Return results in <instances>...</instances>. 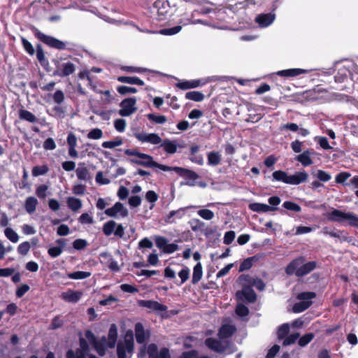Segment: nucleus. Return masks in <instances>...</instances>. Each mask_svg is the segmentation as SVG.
Here are the masks:
<instances>
[{"instance_id": "nucleus-1", "label": "nucleus", "mask_w": 358, "mask_h": 358, "mask_svg": "<svg viewBox=\"0 0 358 358\" xmlns=\"http://www.w3.org/2000/svg\"><path fill=\"white\" fill-rule=\"evenodd\" d=\"M236 332V327L234 324H224L218 329V339L210 337L205 341V345L211 351L217 354L231 355L237 350L235 344L227 338H231Z\"/></svg>"}, {"instance_id": "nucleus-2", "label": "nucleus", "mask_w": 358, "mask_h": 358, "mask_svg": "<svg viewBox=\"0 0 358 358\" xmlns=\"http://www.w3.org/2000/svg\"><path fill=\"white\" fill-rule=\"evenodd\" d=\"M85 336L96 353L103 357L106 353L107 348H115L117 339V328L115 324H110L107 337L103 336L100 339H97L90 329L85 331Z\"/></svg>"}, {"instance_id": "nucleus-3", "label": "nucleus", "mask_w": 358, "mask_h": 358, "mask_svg": "<svg viewBox=\"0 0 358 358\" xmlns=\"http://www.w3.org/2000/svg\"><path fill=\"white\" fill-rule=\"evenodd\" d=\"M306 258L303 256H299L291 261L285 268V273L287 275L295 274L297 277H303L313 271L317 267V263L311 261L305 263Z\"/></svg>"}, {"instance_id": "nucleus-4", "label": "nucleus", "mask_w": 358, "mask_h": 358, "mask_svg": "<svg viewBox=\"0 0 358 358\" xmlns=\"http://www.w3.org/2000/svg\"><path fill=\"white\" fill-rule=\"evenodd\" d=\"M20 40L22 43V48L30 56H33L35 52L36 54V58L40 63V64L45 68L49 65V62L47 57H45V52L43 50V46L40 43H37L36 45V50L32 45V44L24 36H20Z\"/></svg>"}, {"instance_id": "nucleus-5", "label": "nucleus", "mask_w": 358, "mask_h": 358, "mask_svg": "<svg viewBox=\"0 0 358 358\" xmlns=\"http://www.w3.org/2000/svg\"><path fill=\"white\" fill-rule=\"evenodd\" d=\"M158 169L168 171L171 173L175 172L178 176L187 180V184L191 186L194 185L195 180L199 177L195 171L179 166L172 167L158 163Z\"/></svg>"}, {"instance_id": "nucleus-6", "label": "nucleus", "mask_w": 358, "mask_h": 358, "mask_svg": "<svg viewBox=\"0 0 358 358\" xmlns=\"http://www.w3.org/2000/svg\"><path fill=\"white\" fill-rule=\"evenodd\" d=\"M134 350L133 332L128 331L124 336V341L117 343V358H131Z\"/></svg>"}, {"instance_id": "nucleus-7", "label": "nucleus", "mask_w": 358, "mask_h": 358, "mask_svg": "<svg viewBox=\"0 0 358 358\" xmlns=\"http://www.w3.org/2000/svg\"><path fill=\"white\" fill-rule=\"evenodd\" d=\"M31 31L34 36L38 40H39L46 45L49 46L50 48H55L59 50L66 49V43H64V41H60L53 36L45 34L35 27H33L31 28Z\"/></svg>"}, {"instance_id": "nucleus-8", "label": "nucleus", "mask_w": 358, "mask_h": 358, "mask_svg": "<svg viewBox=\"0 0 358 358\" xmlns=\"http://www.w3.org/2000/svg\"><path fill=\"white\" fill-rule=\"evenodd\" d=\"M88 340L83 337L79 338V348L75 351L72 349L67 350L66 358H98L93 354H90Z\"/></svg>"}, {"instance_id": "nucleus-9", "label": "nucleus", "mask_w": 358, "mask_h": 358, "mask_svg": "<svg viewBox=\"0 0 358 358\" xmlns=\"http://www.w3.org/2000/svg\"><path fill=\"white\" fill-rule=\"evenodd\" d=\"M316 297V293L314 292H303L298 294L296 298L301 301L294 304L292 310L294 313H299L307 310L312 304L311 299Z\"/></svg>"}, {"instance_id": "nucleus-10", "label": "nucleus", "mask_w": 358, "mask_h": 358, "mask_svg": "<svg viewBox=\"0 0 358 358\" xmlns=\"http://www.w3.org/2000/svg\"><path fill=\"white\" fill-rule=\"evenodd\" d=\"M136 99L135 97H129L123 99L120 106L121 109L119 110V114L122 117H128L137 110L136 107Z\"/></svg>"}, {"instance_id": "nucleus-11", "label": "nucleus", "mask_w": 358, "mask_h": 358, "mask_svg": "<svg viewBox=\"0 0 358 358\" xmlns=\"http://www.w3.org/2000/svg\"><path fill=\"white\" fill-rule=\"evenodd\" d=\"M76 71V66L71 62H64L56 65V69L53 73L54 76L59 77H67Z\"/></svg>"}, {"instance_id": "nucleus-12", "label": "nucleus", "mask_w": 358, "mask_h": 358, "mask_svg": "<svg viewBox=\"0 0 358 358\" xmlns=\"http://www.w3.org/2000/svg\"><path fill=\"white\" fill-rule=\"evenodd\" d=\"M238 299L245 301L248 303H255L257 301V294L254 289L251 287H243L241 290H238L236 293Z\"/></svg>"}, {"instance_id": "nucleus-13", "label": "nucleus", "mask_w": 358, "mask_h": 358, "mask_svg": "<svg viewBox=\"0 0 358 358\" xmlns=\"http://www.w3.org/2000/svg\"><path fill=\"white\" fill-rule=\"evenodd\" d=\"M207 83L206 80L203 79H195V80H179L178 83L175 84V87L182 90H187L189 89H194L200 86L204 85Z\"/></svg>"}, {"instance_id": "nucleus-14", "label": "nucleus", "mask_w": 358, "mask_h": 358, "mask_svg": "<svg viewBox=\"0 0 358 358\" xmlns=\"http://www.w3.org/2000/svg\"><path fill=\"white\" fill-rule=\"evenodd\" d=\"M118 213L122 217H125L128 215L127 209L125 208L120 202H116L113 207L107 208L105 210V214L112 217H117Z\"/></svg>"}, {"instance_id": "nucleus-15", "label": "nucleus", "mask_w": 358, "mask_h": 358, "mask_svg": "<svg viewBox=\"0 0 358 358\" xmlns=\"http://www.w3.org/2000/svg\"><path fill=\"white\" fill-rule=\"evenodd\" d=\"M275 18V15L273 13H262L256 16L255 22L258 24L260 27H267L273 22Z\"/></svg>"}, {"instance_id": "nucleus-16", "label": "nucleus", "mask_w": 358, "mask_h": 358, "mask_svg": "<svg viewBox=\"0 0 358 358\" xmlns=\"http://www.w3.org/2000/svg\"><path fill=\"white\" fill-rule=\"evenodd\" d=\"M158 248L166 254H171L178 250V245L176 243H169L165 238L158 236Z\"/></svg>"}, {"instance_id": "nucleus-17", "label": "nucleus", "mask_w": 358, "mask_h": 358, "mask_svg": "<svg viewBox=\"0 0 358 358\" xmlns=\"http://www.w3.org/2000/svg\"><path fill=\"white\" fill-rule=\"evenodd\" d=\"M135 336L136 342L139 344H143L149 338L150 333L145 331L142 323L137 322L135 324Z\"/></svg>"}, {"instance_id": "nucleus-18", "label": "nucleus", "mask_w": 358, "mask_h": 358, "mask_svg": "<svg viewBox=\"0 0 358 358\" xmlns=\"http://www.w3.org/2000/svg\"><path fill=\"white\" fill-rule=\"evenodd\" d=\"M83 293L81 291H75L73 289H68L66 292H62L61 298L67 302L77 303L82 297Z\"/></svg>"}, {"instance_id": "nucleus-19", "label": "nucleus", "mask_w": 358, "mask_h": 358, "mask_svg": "<svg viewBox=\"0 0 358 358\" xmlns=\"http://www.w3.org/2000/svg\"><path fill=\"white\" fill-rule=\"evenodd\" d=\"M147 354H148L149 358H157V344L149 345L148 349L145 345H143L138 353V358H145Z\"/></svg>"}, {"instance_id": "nucleus-20", "label": "nucleus", "mask_w": 358, "mask_h": 358, "mask_svg": "<svg viewBox=\"0 0 358 358\" xmlns=\"http://www.w3.org/2000/svg\"><path fill=\"white\" fill-rule=\"evenodd\" d=\"M161 143L159 147H162L163 150L168 154H174L177 151L178 145L176 141H170L169 139L162 140L158 136V143Z\"/></svg>"}, {"instance_id": "nucleus-21", "label": "nucleus", "mask_w": 358, "mask_h": 358, "mask_svg": "<svg viewBox=\"0 0 358 358\" xmlns=\"http://www.w3.org/2000/svg\"><path fill=\"white\" fill-rule=\"evenodd\" d=\"M348 214V212L345 213L338 209H334L332 211L327 214V218L329 221L331 222H341L346 220Z\"/></svg>"}, {"instance_id": "nucleus-22", "label": "nucleus", "mask_w": 358, "mask_h": 358, "mask_svg": "<svg viewBox=\"0 0 358 358\" xmlns=\"http://www.w3.org/2000/svg\"><path fill=\"white\" fill-rule=\"evenodd\" d=\"M189 207H184L180 208L176 210H171L169 213L165 217L164 221L166 223H173L175 222V219H181L184 217L185 210Z\"/></svg>"}, {"instance_id": "nucleus-23", "label": "nucleus", "mask_w": 358, "mask_h": 358, "mask_svg": "<svg viewBox=\"0 0 358 358\" xmlns=\"http://www.w3.org/2000/svg\"><path fill=\"white\" fill-rule=\"evenodd\" d=\"M310 71L307 69H289L285 70H281L276 73L278 76H282V77H287V78H292V77H296L301 74H304L308 73Z\"/></svg>"}, {"instance_id": "nucleus-24", "label": "nucleus", "mask_w": 358, "mask_h": 358, "mask_svg": "<svg viewBox=\"0 0 358 358\" xmlns=\"http://www.w3.org/2000/svg\"><path fill=\"white\" fill-rule=\"evenodd\" d=\"M308 178V174L305 171L296 172L294 174L289 176V185H298L306 182Z\"/></svg>"}, {"instance_id": "nucleus-25", "label": "nucleus", "mask_w": 358, "mask_h": 358, "mask_svg": "<svg viewBox=\"0 0 358 358\" xmlns=\"http://www.w3.org/2000/svg\"><path fill=\"white\" fill-rule=\"evenodd\" d=\"M250 210L257 213H266L268 211L277 210L279 208L278 207H271L270 206L261 203H252L248 206Z\"/></svg>"}, {"instance_id": "nucleus-26", "label": "nucleus", "mask_w": 358, "mask_h": 358, "mask_svg": "<svg viewBox=\"0 0 358 358\" xmlns=\"http://www.w3.org/2000/svg\"><path fill=\"white\" fill-rule=\"evenodd\" d=\"M180 310L177 309L168 310L167 306L158 303V315L162 319H169L179 313Z\"/></svg>"}, {"instance_id": "nucleus-27", "label": "nucleus", "mask_w": 358, "mask_h": 358, "mask_svg": "<svg viewBox=\"0 0 358 358\" xmlns=\"http://www.w3.org/2000/svg\"><path fill=\"white\" fill-rule=\"evenodd\" d=\"M132 164L143 166L145 167H157V162L152 159V157L146 155V157H139L138 159H130Z\"/></svg>"}, {"instance_id": "nucleus-28", "label": "nucleus", "mask_w": 358, "mask_h": 358, "mask_svg": "<svg viewBox=\"0 0 358 358\" xmlns=\"http://www.w3.org/2000/svg\"><path fill=\"white\" fill-rule=\"evenodd\" d=\"M134 136L139 141L143 143L148 142L152 144H157V134H147L144 132L141 133H135Z\"/></svg>"}, {"instance_id": "nucleus-29", "label": "nucleus", "mask_w": 358, "mask_h": 358, "mask_svg": "<svg viewBox=\"0 0 358 358\" xmlns=\"http://www.w3.org/2000/svg\"><path fill=\"white\" fill-rule=\"evenodd\" d=\"M117 80L120 83L137 85L139 86H143L145 85L144 81L136 76H118Z\"/></svg>"}, {"instance_id": "nucleus-30", "label": "nucleus", "mask_w": 358, "mask_h": 358, "mask_svg": "<svg viewBox=\"0 0 358 358\" xmlns=\"http://www.w3.org/2000/svg\"><path fill=\"white\" fill-rule=\"evenodd\" d=\"M84 163L79 164V166L76 169V176L78 180L87 181L91 179L89 169L86 166H82Z\"/></svg>"}, {"instance_id": "nucleus-31", "label": "nucleus", "mask_w": 358, "mask_h": 358, "mask_svg": "<svg viewBox=\"0 0 358 358\" xmlns=\"http://www.w3.org/2000/svg\"><path fill=\"white\" fill-rule=\"evenodd\" d=\"M311 152L309 150H304L301 154L297 155L295 158L303 166L311 165L313 162L310 157Z\"/></svg>"}, {"instance_id": "nucleus-32", "label": "nucleus", "mask_w": 358, "mask_h": 358, "mask_svg": "<svg viewBox=\"0 0 358 358\" xmlns=\"http://www.w3.org/2000/svg\"><path fill=\"white\" fill-rule=\"evenodd\" d=\"M18 115L20 120L27 121L30 123H35L38 120L37 117L34 113L24 108L19 110Z\"/></svg>"}, {"instance_id": "nucleus-33", "label": "nucleus", "mask_w": 358, "mask_h": 358, "mask_svg": "<svg viewBox=\"0 0 358 358\" xmlns=\"http://www.w3.org/2000/svg\"><path fill=\"white\" fill-rule=\"evenodd\" d=\"M38 202L34 196H29L24 202V208L29 214H32L36 211Z\"/></svg>"}, {"instance_id": "nucleus-34", "label": "nucleus", "mask_w": 358, "mask_h": 358, "mask_svg": "<svg viewBox=\"0 0 358 358\" xmlns=\"http://www.w3.org/2000/svg\"><path fill=\"white\" fill-rule=\"evenodd\" d=\"M289 176L287 172L281 170L275 171L272 173L273 180L289 185Z\"/></svg>"}, {"instance_id": "nucleus-35", "label": "nucleus", "mask_w": 358, "mask_h": 358, "mask_svg": "<svg viewBox=\"0 0 358 358\" xmlns=\"http://www.w3.org/2000/svg\"><path fill=\"white\" fill-rule=\"evenodd\" d=\"M203 271H202V266L200 262L197 263L193 268V275L192 278V283L196 284L198 283L202 278Z\"/></svg>"}, {"instance_id": "nucleus-36", "label": "nucleus", "mask_w": 358, "mask_h": 358, "mask_svg": "<svg viewBox=\"0 0 358 358\" xmlns=\"http://www.w3.org/2000/svg\"><path fill=\"white\" fill-rule=\"evenodd\" d=\"M185 97L186 99L194 101L196 102L202 101L205 96L203 93L199 91H191L188 92L185 94Z\"/></svg>"}, {"instance_id": "nucleus-37", "label": "nucleus", "mask_w": 358, "mask_h": 358, "mask_svg": "<svg viewBox=\"0 0 358 358\" xmlns=\"http://www.w3.org/2000/svg\"><path fill=\"white\" fill-rule=\"evenodd\" d=\"M68 207L73 211H77L82 207V201L80 199L71 196L66 200Z\"/></svg>"}, {"instance_id": "nucleus-38", "label": "nucleus", "mask_w": 358, "mask_h": 358, "mask_svg": "<svg viewBox=\"0 0 358 358\" xmlns=\"http://www.w3.org/2000/svg\"><path fill=\"white\" fill-rule=\"evenodd\" d=\"M253 280H255V278H253L248 274H242L238 277V281L242 287L249 286L252 288L253 285L252 284Z\"/></svg>"}, {"instance_id": "nucleus-39", "label": "nucleus", "mask_w": 358, "mask_h": 358, "mask_svg": "<svg viewBox=\"0 0 358 358\" xmlns=\"http://www.w3.org/2000/svg\"><path fill=\"white\" fill-rule=\"evenodd\" d=\"M49 167L48 165H42V166H34L31 171L32 176L34 177H38L40 176L45 175L49 171Z\"/></svg>"}, {"instance_id": "nucleus-40", "label": "nucleus", "mask_w": 358, "mask_h": 358, "mask_svg": "<svg viewBox=\"0 0 358 358\" xmlns=\"http://www.w3.org/2000/svg\"><path fill=\"white\" fill-rule=\"evenodd\" d=\"M90 275L91 273L90 272L83 271H78L72 273H69L67 274L69 278L74 280L85 279L90 277Z\"/></svg>"}, {"instance_id": "nucleus-41", "label": "nucleus", "mask_w": 358, "mask_h": 358, "mask_svg": "<svg viewBox=\"0 0 358 358\" xmlns=\"http://www.w3.org/2000/svg\"><path fill=\"white\" fill-rule=\"evenodd\" d=\"M117 224L113 220H110L106 222L103 226V234L109 236L115 231V228L116 227Z\"/></svg>"}, {"instance_id": "nucleus-42", "label": "nucleus", "mask_w": 358, "mask_h": 358, "mask_svg": "<svg viewBox=\"0 0 358 358\" xmlns=\"http://www.w3.org/2000/svg\"><path fill=\"white\" fill-rule=\"evenodd\" d=\"M255 257H250L245 259L240 264L239 272L249 270L253 265V262L255 261Z\"/></svg>"}, {"instance_id": "nucleus-43", "label": "nucleus", "mask_w": 358, "mask_h": 358, "mask_svg": "<svg viewBox=\"0 0 358 358\" xmlns=\"http://www.w3.org/2000/svg\"><path fill=\"white\" fill-rule=\"evenodd\" d=\"M221 162V157L218 152H210L208 155V163L213 166H217Z\"/></svg>"}, {"instance_id": "nucleus-44", "label": "nucleus", "mask_w": 358, "mask_h": 358, "mask_svg": "<svg viewBox=\"0 0 358 358\" xmlns=\"http://www.w3.org/2000/svg\"><path fill=\"white\" fill-rule=\"evenodd\" d=\"M289 332V326L287 323L280 325L278 328L277 336L279 340L284 339Z\"/></svg>"}, {"instance_id": "nucleus-45", "label": "nucleus", "mask_w": 358, "mask_h": 358, "mask_svg": "<svg viewBox=\"0 0 358 358\" xmlns=\"http://www.w3.org/2000/svg\"><path fill=\"white\" fill-rule=\"evenodd\" d=\"M282 207L288 210L295 213H299L301 211V207L298 203L291 201H285L282 204Z\"/></svg>"}, {"instance_id": "nucleus-46", "label": "nucleus", "mask_w": 358, "mask_h": 358, "mask_svg": "<svg viewBox=\"0 0 358 358\" xmlns=\"http://www.w3.org/2000/svg\"><path fill=\"white\" fill-rule=\"evenodd\" d=\"M191 229L193 231H203L205 227V223L199 219H192L189 221Z\"/></svg>"}, {"instance_id": "nucleus-47", "label": "nucleus", "mask_w": 358, "mask_h": 358, "mask_svg": "<svg viewBox=\"0 0 358 358\" xmlns=\"http://www.w3.org/2000/svg\"><path fill=\"white\" fill-rule=\"evenodd\" d=\"M182 29L180 25H177L171 28L162 29L158 30V34L166 36H171L178 33Z\"/></svg>"}, {"instance_id": "nucleus-48", "label": "nucleus", "mask_w": 358, "mask_h": 358, "mask_svg": "<svg viewBox=\"0 0 358 358\" xmlns=\"http://www.w3.org/2000/svg\"><path fill=\"white\" fill-rule=\"evenodd\" d=\"M315 337L313 333H308L302 336L298 341V345L300 347L306 346Z\"/></svg>"}, {"instance_id": "nucleus-49", "label": "nucleus", "mask_w": 358, "mask_h": 358, "mask_svg": "<svg viewBox=\"0 0 358 358\" xmlns=\"http://www.w3.org/2000/svg\"><path fill=\"white\" fill-rule=\"evenodd\" d=\"M123 141L120 137H117L113 141H105L102 143V147L104 148H114L117 146L122 145Z\"/></svg>"}, {"instance_id": "nucleus-50", "label": "nucleus", "mask_w": 358, "mask_h": 358, "mask_svg": "<svg viewBox=\"0 0 358 358\" xmlns=\"http://www.w3.org/2000/svg\"><path fill=\"white\" fill-rule=\"evenodd\" d=\"M117 92L121 95H126L127 94H134L138 92L137 89L134 87H128L125 85H119L117 87Z\"/></svg>"}, {"instance_id": "nucleus-51", "label": "nucleus", "mask_w": 358, "mask_h": 358, "mask_svg": "<svg viewBox=\"0 0 358 358\" xmlns=\"http://www.w3.org/2000/svg\"><path fill=\"white\" fill-rule=\"evenodd\" d=\"M120 69L127 73H144L147 71L146 69L143 67H136L133 66H121Z\"/></svg>"}, {"instance_id": "nucleus-52", "label": "nucleus", "mask_w": 358, "mask_h": 358, "mask_svg": "<svg viewBox=\"0 0 358 358\" xmlns=\"http://www.w3.org/2000/svg\"><path fill=\"white\" fill-rule=\"evenodd\" d=\"M5 236L13 243H17L19 240L17 234L11 228H6L4 231Z\"/></svg>"}, {"instance_id": "nucleus-53", "label": "nucleus", "mask_w": 358, "mask_h": 358, "mask_svg": "<svg viewBox=\"0 0 358 358\" xmlns=\"http://www.w3.org/2000/svg\"><path fill=\"white\" fill-rule=\"evenodd\" d=\"M31 248V244L29 241H24L20 243L17 247V252L21 255H27Z\"/></svg>"}, {"instance_id": "nucleus-54", "label": "nucleus", "mask_w": 358, "mask_h": 358, "mask_svg": "<svg viewBox=\"0 0 358 358\" xmlns=\"http://www.w3.org/2000/svg\"><path fill=\"white\" fill-rule=\"evenodd\" d=\"M235 312L240 317H245L249 314L248 308L242 303L237 304Z\"/></svg>"}, {"instance_id": "nucleus-55", "label": "nucleus", "mask_w": 358, "mask_h": 358, "mask_svg": "<svg viewBox=\"0 0 358 358\" xmlns=\"http://www.w3.org/2000/svg\"><path fill=\"white\" fill-rule=\"evenodd\" d=\"M197 214L206 220H210L214 217V213L209 209L199 210Z\"/></svg>"}, {"instance_id": "nucleus-56", "label": "nucleus", "mask_w": 358, "mask_h": 358, "mask_svg": "<svg viewBox=\"0 0 358 358\" xmlns=\"http://www.w3.org/2000/svg\"><path fill=\"white\" fill-rule=\"evenodd\" d=\"M299 333H294L289 336H286V337L284 338L282 345L284 346H287L294 343L299 338Z\"/></svg>"}, {"instance_id": "nucleus-57", "label": "nucleus", "mask_w": 358, "mask_h": 358, "mask_svg": "<svg viewBox=\"0 0 358 358\" xmlns=\"http://www.w3.org/2000/svg\"><path fill=\"white\" fill-rule=\"evenodd\" d=\"M351 176L350 173L343 171L338 173L335 178V182L338 184H344L345 182Z\"/></svg>"}, {"instance_id": "nucleus-58", "label": "nucleus", "mask_w": 358, "mask_h": 358, "mask_svg": "<svg viewBox=\"0 0 358 358\" xmlns=\"http://www.w3.org/2000/svg\"><path fill=\"white\" fill-rule=\"evenodd\" d=\"M103 136V131L99 128L92 129L87 134V138L90 139H99Z\"/></svg>"}, {"instance_id": "nucleus-59", "label": "nucleus", "mask_w": 358, "mask_h": 358, "mask_svg": "<svg viewBox=\"0 0 358 358\" xmlns=\"http://www.w3.org/2000/svg\"><path fill=\"white\" fill-rule=\"evenodd\" d=\"M316 177L320 181L324 182L329 181L331 178V175L323 170H317Z\"/></svg>"}, {"instance_id": "nucleus-60", "label": "nucleus", "mask_w": 358, "mask_h": 358, "mask_svg": "<svg viewBox=\"0 0 358 358\" xmlns=\"http://www.w3.org/2000/svg\"><path fill=\"white\" fill-rule=\"evenodd\" d=\"M152 246H153L152 242L148 238H143L138 243V250H142V252H145L143 250V249H145V248L150 249V248H152Z\"/></svg>"}, {"instance_id": "nucleus-61", "label": "nucleus", "mask_w": 358, "mask_h": 358, "mask_svg": "<svg viewBox=\"0 0 358 358\" xmlns=\"http://www.w3.org/2000/svg\"><path fill=\"white\" fill-rule=\"evenodd\" d=\"M48 187L46 185H41L36 189V194L40 199H45L47 196Z\"/></svg>"}, {"instance_id": "nucleus-62", "label": "nucleus", "mask_w": 358, "mask_h": 358, "mask_svg": "<svg viewBox=\"0 0 358 358\" xmlns=\"http://www.w3.org/2000/svg\"><path fill=\"white\" fill-rule=\"evenodd\" d=\"M87 245V242L85 239L78 238L73 242V247L77 250H80L84 249Z\"/></svg>"}, {"instance_id": "nucleus-63", "label": "nucleus", "mask_w": 358, "mask_h": 358, "mask_svg": "<svg viewBox=\"0 0 358 358\" xmlns=\"http://www.w3.org/2000/svg\"><path fill=\"white\" fill-rule=\"evenodd\" d=\"M62 251L63 250L61 247L55 246L50 248L48 250V253L51 257L56 258L62 253Z\"/></svg>"}, {"instance_id": "nucleus-64", "label": "nucleus", "mask_w": 358, "mask_h": 358, "mask_svg": "<svg viewBox=\"0 0 358 358\" xmlns=\"http://www.w3.org/2000/svg\"><path fill=\"white\" fill-rule=\"evenodd\" d=\"M346 220L348 221V224L351 227H357V223L358 222V216L353 213L348 212Z\"/></svg>"}]
</instances>
